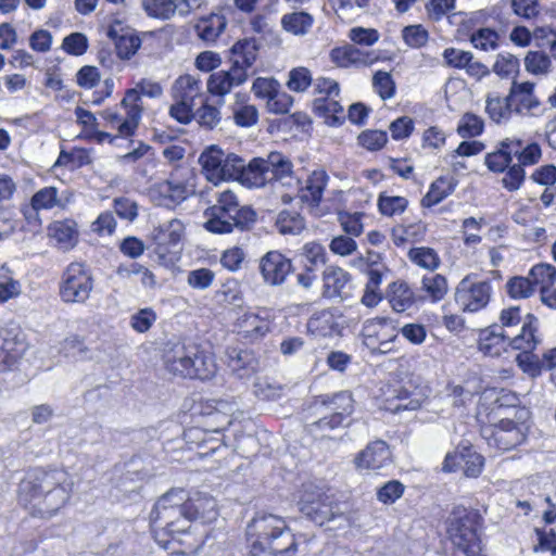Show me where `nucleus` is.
<instances>
[{"instance_id":"5701e85b","label":"nucleus","mask_w":556,"mask_h":556,"mask_svg":"<svg viewBox=\"0 0 556 556\" xmlns=\"http://www.w3.org/2000/svg\"><path fill=\"white\" fill-rule=\"evenodd\" d=\"M227 365L240 379L250 378L257 369V359L249 350L231 348L227 350Z\"/></svg>"},{"instance_id":"f3484780","label":"nucleus","mask_w":556,"mask_h":556,"mask_svg":"<svg viewBox=\"0 0 556 556\" xmlns=\"http://www.w3.org/2000/svg\"><path fill=\"white\" fill-rule=\"evenodd\" d=\"M392 463L389 445L382 440L370 442L355 457L357 468L378 470Z\"/></svg>"},{"instance_id":"79ce46f5","label":"nucleus","mask_w":556,"mask_h":556,"mask_svg":"<svg viewBox=\"0 0 556 556\" xmlns=\"http://www.w3.org/2000/svg\"><path fill=\"white\" fill-rule=\"evenodd\" d=\"M276 227L282 235H300L305 228V220L300 213L290 210L281 211L276 218Z\"/></svg>"},{"instance_id":"2eb2a0df","label":"nucleus","mask_w":556,"mask_h":556,"mask_svg":"<svg viewBox=\"0 0 556 556\" xmlns=\"http://www.w3.org/2000/svg\"><path fill=\"white\" fill-rule=\"evenodd\" d=\"M526 440L525 427L509 419H502L491 430L488 443L500 451H509Z\"/></svg>"},{"instance_id":"6e6552de","label":"nucleus","mask_w":556,"mask_h":556,"mask_svg":"<svg viewBox=\"0 0 556 556\" xmlns=\"http://www.w3.org/2000/svg\"><path fill=\"white\" fill-rule=\"evenodd\" d=\"M185 226L176 218L161 223L151 231L153 252L160 264L170 266L178 260L179 243L184 236Z\"/></svg>"},{"instance_id":"cd10ccee","label":"nucleus","mask_w":556,"mask_h":556,"mask_svg":"<svg viewBox=\"0 0 556 556\" xmlns=\"http://www.w3.org/2000/svg\"><path fill=\"white\" fill-rule=\"evenodd\" d=\"M386 298L390 303L392 309L396 313H403L410 308L415 302L416 296L407 282L397 280L389 285Z\"/></svg>"},{"instance_id":"9d476101","label":"nucleus","mask_w":556,"mask_h":556,"mask_svg":"<svg viewBox=\"0 0 556 556\" xmlns=\"http://www.w3.org/2000/svg\"><path fill=\"white\" fill-rule=\"evenodd\" d=\"M493 293L489 280H479L477 275L465 276L456 286L454 299L465 313H477L488 306Z\"/></svg>"},{"instance_id":"6ab92c4d","label":"nucleus","mask_w":556,"mask_h":556,"mask_svg":"<svg viewBox=\"0 0 556 556\" xmlns=\"http://www.w3.org/2000/svg\"><path fill=\"white\" fill-rule=\"evenodd\" d=\"M351 275L341 267L330 265L323 273V294L328 299L349 295Z\"/></svg>"},{"instance_id":"412c9836","label":"nucleus","mask_w":556,"mask_h":556,"mask_svg":"<svg viewBox=\"0 0 556 556\" xmlns=\"http://www.w3.org/2000/svg\"><path fill=\"white\" fill-rule=\"evenodd\" d=\"M186 505L190 523L197 519L211 522L218 515L216 500L206 493L195 492L191 496L186 495Z\"/></svg>"},{"instance_id":"b1692460","label":"nucleus","mask_w":556,"mask_h":556,"mask_svg":"<svg viewBox=\"0 0 556 556\" xmlns=\"http://www.w3.org/2000/svg\"><path fill=\"white\" fill-rule=\"evenodd\" d=\"M239 334L250 341L264 338L270 331V320L267 316L255 313H244L237 321Z\"/></svg>"},{"instance_id":"a878e982","label":"nucleus","mask_w":556,"mask_h":556,"mask_svg":"<svg viewBox=\"0 0 556 556\" xmlns=\"http://www.w3.org/2000/svg\"><path fill=\"white\" fill-rule=\"evenodd\" d=\"M263 161L269 182L283 181L292 177L293 164L291 160L281 152L271 151L266 157H263Z\"/></svg>"},{"instance_id":"4c0bfd02","label":"nucleus","mask_w":556,"mask_h":556,"mask_svg":"<svg viewBox=\"0 0 556 556\" xmlns=\"http://www.w3.org/2000/svg\"><path fill=\"white\" fill-rule=\"evenodd\" d=\"M314 24V17L304 11H296L283 14L281 27L285 31L294 36L306 35Z\"/></svg>"},{"instance_id":"e2e57ef3","label":"nucleus","mask_w":556,"mask_h":556,"mask_svg":"<svg viewBox=\"0 0 556 556\" xmlns=\"http://www.w3.org/2000/svg\"><path fill=\"white\" fill-rule=\"evenodd\" d=\"M56 203L58 190L54 187L42 188L31 198V206L35 211L52 208Z\"/></svg>"},{"instance_id":"a211bd4d","label":"nucleus","mask_w":556,"mask_h":556,"mask_svg":"<svg viewBox=\"0 0 556 556\" xmlns=\"http://www.w3.org/2000/svg\"><path fill=\"white\" fill-rule=\"evenodd\" d=\"M313 408L316 414L342 413V417L349 418L354 413V399L349 391H340L332 394L318 395Z\"/></svg>"},{"instance_id":"37998d69","label":"nucleus","mask_w":556,"mask_h":556,"mask_svg":"<svg viewBox=\"0 0 556 556\" xmlns=\"http://www.w3.org/2000/svg\"><path fill=\"white\" fill-rule=\"evenodd\" d=\"M22 292V285L4 265L0 268V304L16 299Z\"/></svg>"},{"instance_id":"4d7b16f0","label":"nucleus","mask_w":556,"mask_h":556,"mask_svg":"<svg viewBox=\"0 0 556 556\" xmlns=\"http://www.w3.org/2000/svg\"><path fill=\"white\" fill-rule=\"evenodd\" d=\"M408 205V201L404 197L383 195L378 199V207L382 215L393 216L403 213Z\"/></svg>"},{"instance_id":"680f3d73","label":"nucleus","mask_w":556,"mask_h":556,"mask_svg":"<svg viewBox=\"0 0 556 556\" xmlns=\"http://www.w3.org/2000/svg\"><path fill=\"white\" fill-rule=\"evenodd\" d=\"M313 78L306 67H296L289 73L287 86L295 92L305 91L312 85Z\"/></svg>"},{"instance_id":"2f4dec72","label":"nucleus","mask_w":556,"mask_h":556,"mask_svg":"<svg viewBox=\"0 0 556 556\" xmlns=\"http://www.w3.org/2000/svg\"><path fill=\"white\" fill-rule=\"evenodd\" d=\"M233 215L235 214L231 213L217 212L215 207L210 206L204 212V216L206 217L204 228L208 232L216 235L231 233L235 229L240 230L238 222L232 220L236 218Z\"/></svg>"},{"instance_id":"423d86ee","label":"nucleus","mask_w":556,"mask_h":556,"mask_svg":"<svg viewBox=\"0 0 556 556\" xmlns=\"http://www.w3.org/2000/svg\"><path fill=\"white\" fill-rule=\"evenodd\" d=\"M300 511L314 523L327 530L345 529L350 519L342 505L324 489L314 484H304L299 500Z\"/></svg>"},{"instance_id":"1a4fd4ad","label":"nucleus","mask_w":556,"mask_h":556,"mask_svg":"<svg viewBox=\"0 0 556 556\" xmlns=\"http://www.w3.org/2000/svg\"><path fill=\"white\" fill-rule=\"evenodd\" d=\"M93 279L81 263H71L63 273L60 282V296L64 303L84 304L90 298Z\"/></svg>"},{"instance_id":"052dcab7","label":"nucleus","mask_w":556,"mask_h":556,"mask_svg":"<svg viewBox=\"0 0 556 556\" xmlns=\"http://www.w3.org/2000/svg\"><path fill=\"white\" fill-rule=\"evenodd\" d=\"M224 169L222 170L223 180L240 181L245 162L235 153H226L224 159Z\"/></svg>"},{"instance_id":"a19ab883","label":"nucleus","mask_w":556,"mask_h":556,"mask_svg":"<svg viewBox=\"0 0 556 556\" xmlns=\"http://www.w3.org/2000/svg\"><path fill=\"white\" fill-rule=\"evenodd\" d=\"M76 224L73 220H56L49 227V236L56 240L63 249H68L77 240Z\"/></svg>"},{"instance_id":"72a5a7b5","label":"nucleus","mask_w":556,"mask_h":556,"mask_svg":"<svg viewBox=\"0 0 556 556\" xmlns=\"http://www.w3.org/2000/svg\"><path fill=\"white\" fill-rule=\"evenodd\" d=\"M329 177L325 170H314L301 190V199L313 206H318Z\"/></svg>"},{"instance_id":"ea45409f","label":"nucleus","mask_w":556,"mask_h":556,"mask_svg":"<svg viewBox=\"0 0 556 556\" xmlns=\"http://www.w3.org/2000/svg\"><path fill=\"white\" fill-rule=\"evenodd\" d=\"M485 112L493 122L500 124L508 121L514 110L508 96L502 98L497 93H489L485 100Z\"/></svg>"},{"instance_id":"f704fd0d","label":"nucleus","mask_w":556,"mask_h":556,"mask_svg":"<svg viewBox=\"0 0 556 556\" xmlns=\"http://www.w3.org/2000/svg\"><path fill=\"white\" fill-rule=\"evenodd\" d=\"M235 123L240 127H251L258 121L257 109L248 103V96L238 92L235 94V102L231 105Z\"/></svg>"},{"instance_id":"0eeeda50","label":"nucleus","mask_w":556,"mask_h":556,"mask_svg":"<svg viewBox=\"0 0 556 556\" xmlns=\"http://www.w3.org/2000/svg\"><path fill=\"white\" fill-rule=\"evenodd\" d=\"M483 521L476 509L455 507L447 519V535L453 546L465 556H481V540L478 533Z\"/></svg>"},{"instance_id":"c9c22d12","label":"nucleus","mask_w":556,"mask_h":556,"mask_svg":"<svg viewBox=\"0 0 556 556\" xmlns=\"http://www.w3.org/2000/svg\"><path fill=\"white\" fill-rule=\"evenodd\" d=\"M227 21L225 16L219 14H211L201 17L195 24L194 29L199 38L206 42H215L220 34L225 30Z\"/></svg>"},{"instance_id":"774afa93","label":"nucleus","mask_w":556,"mask_h":556,"mask_svg":"<svg viewBox=\"0 0 556 556\" xmlns=\"http://www.w3.org/2000/svg\"><path fill=\"white\" fill-rule=\"evenodd\" d=\"M387 141V132L382 130H365L358 136L359 144L369 151L380 150Z\"/></svg>"},{"instance_id":"3c124183","label":"nucleus","mask_w":556,"mask_h":556,"mask_svg":"<svg viewBox=\"0 0 556 556\" xmlns=\"http://www.w3.org/2000/svg\"><path fill=\"white\" fill-rule=\"evenodd\" d=\"M498 34L488 27L472 30L469 40L476 49L483 51L495 50L498 47Z\"/></svg>"},{"instance_id":"5fc2aeb1","label":"nucleus","mask_w":556,"mask_h":556,"mask_svg":"<svg viewBox=\"0 0 556 556\" xmlns=\"http://www.w3.org/2000/svg\"><path fill=\"white\" fill-rule=\"evenodd\" d=\"M193 118L200 126L213 129L219 124L222 115L216 105L208 104L207 101L204 100L202 105L194 112Z\"/></svg>"},{"instance_id":"c85d7f7f","label":"nucleus","mask_w":556,"mask_h":556,"mask_svg":"<svg viewBox=\"0 0 556 556\" xmlns=\"http://www.w3.org/2000/svg\"><path fill=\"white\" fill-rule=\"evenodd\" d=\"M338 97H319L313 102L314 112L325 118V123L330 126L341 125L345 121L344 110Z\"/></svg>"},{"instance_id":"dca6fc26","label":"nucleus","mask_w":556,"mask_h":556,"mask_svg":"<svg viewBox=\"0 0 556 556\" xmlns=\"http://www.w3.org/2000/svg\"><path fill=\"white\" fill-rule=\"evenodd\" d=\"M342 314L338 308H324L313 313L307 320V331L317 338L338 336L342 330Z\"/></svg>"},{"instance_id":"20e7f679","label":"nucleus","mask_w":556,"mask_h":556,"mask_svg":"<svg viewBox=\"0 0 556 556\" xmlns=\"http://www.w3.org/2000/svg\"><path fill=\"white\" fill-rule=\"evenodd\" d=\"M163 359L168 372L182 378L207 380L216 372L213 356L194 343H168Z\"/></svg>"},{"instance_id":"338daca9","label":"nucleus","mask_w":556,"mask_h":556,"mask_svg":"<svg viewBox=\"0 0 556 556\" xmlns=\"http://www.w3.org/2000/svg\"><path fill=\"white\" fill-rule=\"evenodd\" d=\"M156 320V314L152 308L146 307L138 311L130 318V326L139 333L147 332Z\"/></svg>"},{"instance_id":"ddd939ff","label":"nucleus","mask_w":556,"mask_h":556,"mask_svg":"<svg viewBox=\"0 0 556 556\" xmlns=\"http://www.w3.org/2000/svg\"><path fill=\"white\" fill-rule=\"evenodd\" d=\"M484 458L470 446H458L453 453H448L443 462L442 469L453 472L462 469L468 478H477L482 472Z\"/></svg>"},{"instance_id":"7c9ffc66","label":"nucleus","mask_w":556,"mask_h":556,"mask_svg":"<svg viewBox=\"0 0 556 556\" xmlns=\"http://www.w3.org/2000/svg\"><path fill=\"white\" fill-rule=\"evenodd\" d=\"M225 154L217 146H211L201 153L199 163L202 166V173L208 181L214 184L223 181V168L218 167V162H224Z\"/></svg>"},{"instance_id":"aec40b11","label":"nucleus","mask_w":556,"mask_h":556,"mask_svg":"<svg viewBox=\"0 0 556 556\" xmlns=\"http://www.w3.org/2000/svg\"><path fill=\"white\" fill-rule=\"evenodd\" d=\"M331 61L339 67L371 65L378 58L374 52L362 50L353 45H344L331 50Z\"/></svg>"},{"instance_id":"0e129e2a","label":"nucleus","mask_w":556,"mask_h":556,"mask_svg":"<svg viewBox=\"0 0 556 556\" xmlns=\"http://www.w3.org/2000/svg\"><path fill=\"white\" fill-rule=\"evenodd\" d=\"M402 36L404 41L412 48H421L429 39L427 29L421 25H409L404 27Z\"/></svg>"},{"instance_id":"8fccbe9b","label":"nucleus","mask_w":556,"mask_h":556,"mask_svg":"<svg viewBox=\"0 0 556 556\" xmlns=\"http://www.w3.org/2000/svg\"><path fill=\"white\" fill-rule=\"evenodd\" d=\"M535 291L530 277L515 276L506 282L507 294L515 300L530 298Z\"/></svg>"},{"instance_id":"f03ea898","label":"nucleus","mask_w":556,"mask_h":556,"mask_svg":"<svg viewBox=\"0 0 556 556\" xmlns=\"http://www.w3.org/2000/svg\"><path fill=\"white\" fill-rule=\"evenodd\" d=\"M245 556H295L298 542L286 521L271 514L255 516L247 526Z\"/></svg>"},{"instance_id":"a18cd8bd","label":"nucleus","mask_w":556,"mask_h":556,"mask_svg":"<svg viewBox=\"0 0 556 556\" xmlns=\"http://www.w3.org/2000/svg\"><path fill=\"white\" fill-rule=\"evenodd\" d=\"M408 258L419 267L428 270H434L440 266L438 253L428 247L413 248L408 252Z\"/></svg>"},{"instance_id":"603ef678","label":"nucleus","mask_w":556,"mask_h":556,"mask_svg":"<svg viewBox=\"0 0 556 556\" xmlns=\"http://www.w3.org/2000/svg\"><path fill=\"white\" fill-rule=\"evenodd\" d=\"M142 7L148 16L159 20H169L175 14L173 0H143Z\"/></svg>"},{"instance_id":"c03bdc74","label":"nucleus","mask_w":556,"mask_h":556,"mask_svg":"<svg viewBox=\"0 0 556 556\" xmlns=\"http://www.w3.org/2000/svg\"><path fill=\"white\" fill-rule=\"evenodd\" d=\"M319 415L320 417L316 421L307 425V430L313 435H324L325 432L327 431H332L334 429L343 427L345 425V420L348 419L345 417H342V413H321Z\"/></svg>"},{"instance_id":"864d4df0","label":"nucleus","mask_w":556,"mask_h":556,"mask_svg":"<svg viewBox=\"0 0 556 556\" xmlns=\"http://www.w3.org/2000/svg\"><path fill=\"white\" fill-rule=\"evenodd\" d=\"M529 277L534 287H551L556 281V267L546 263L536 264L530 269Z\"/></svg>"},{"instance_id":"69168bd1","label":"nucleus","mask_w":556,"mask_h":556,"mask_svg":"<svg viewBox=\"0 0 556 556\" xmlns=\"http://www.w3.org/2000/svg\"><path fill=\"white\" fill-rule=\"evenodd\" d=\"M215 273L208 268H198L190 270L187 276V283L198 290H205L213 283Z\"/></svg>"},{"instance_id":"e433bc0d","label":"nucleus","mask_w":556,"mask_h":556,"mask_svg":"<svg viewBox=\"0 0 556 556\" xmlns=\"http://www.w3.org/2000/svg\"><path fill=\"white\" fill-rule=\"evenodd\" d=\"M508 339L509 336L496 325L491 326L481 331L479 338V350L485 355L497 356L501 354L503 344L508 341Z\"/></svg>"},{"instance_id":"4be33fe9","label":"nucleus","mask_w":556,"mask_h":556,"mask_svg":"<svg viewBox=\"0 0 556 556\" xmlns=\"http://www.w3.org/2000/svg\"><path fill=\"white\" fill-rule=\"evenodd\" d=\"M122 22L115 20L108 28L106 35L109 38L115 41L116 53L122 60H129L134 56L141 46V39L129 33L128 30L124 34Z\"/></svg>"},{"instance_id":"4468645a","label":"nucleus","mask_w":556,"mask_h":556,"mask_svg":"<svg viewBox=\"0 0 556 556\" xmlns=\"http://www.w3.org/2000/svg\"><path fill=\"white\" fill-rule=\"evenodd\" d=\"M217 212L235 214L233 220L240 225V231L249 230L255 224L257 214L248 205H240L237 195L231 190L219 192L216 203L212 205Z\"/></svg>"},{"instance_id":"bb28decb","label":"nucleus","mask_w":556,"mask_h":556,"mask_svg":"<svg viewBox=\"0 0 556 556\" xmlns=\"http://www.w3.org/2000/svg\"><path fill=\"white\" fill-rule=\"evenodd\" d=\"M539 319L533 314H527L519 334L508 339V344L515 350L530 352L535 349L540 340L536 332Z\"/></svg>"},{"instance_id":"c756f323","label":"nucleus","mask_w":556,"mask_h":556,"mask_svg":"<svg viewBox=\"0 0 556 556\" xmlns=\"http://www.w3.org/2000/svg\"><path fill=\"white\" fill-rule=\"evenodd\" d=\"M26 351V343L18 336L5 337L0 345V372L12 369Z\"/></svg>"},{"instance_id":"39448f33","label":"nucleus","mask_w":556,"mask_h":556,"mask_svg":"<svg viewBox=\"0 0 556 556\" xmlns=\"http://www.w3.org/2000/svg\"><path fill=\"white\" fill-rule=\"evenodd\" d=\"M258 46L255 39L245 38L237 41L230 49L231 67L229 71H218L207 79V91L219 97L217 105L224 104L223 97L231 91L233 87L247 81L248 70L254 64L257 58Z\"/></svg>"},{"instance_id":"393cba45","label":"nucleus","mask_w":556,"mask_h":556,"mask_svg":"<svg viewBox=\"0 0 556 556\" xmlns=\"http://www.w3.org/2000/svg\"><path fill=\"white\" fill-rule=\"evenodd\" d=\"M534 84L530 81L517 83L513 81L508 100L513 104V110L516 113L522 114L536 109L540 104L538 98L533 94Z\"/></svg>"},{"instance_id":"09e8293b","label":"nucleus","mask_w":556,"mask_h":556,"mask_svg":"<svg viewBox=\"0 0 556 556\" xmlns=\"http://www.w3.org/2000/svg\"><path fill=\"white\" fill-rule=\"evenodd\" d=\"M452 184L444 178H439L431 184L429 191L421 200V205L431 207L437 205L453 192Z\"/></svg>"},{"instance_id":"13d9d810","label":"nucleus","mask_w":556,"mask_h":556,"mask_svg":"<svg viewBox=\"0 0 556 556\" xmlns=\"http://www.w3.org/2000/svg\"><path fill=\"white\" fill-rule=\"evenodd\" d=\"M372 87L382 100L395 94V83L390 73L378 71L372 77Z\"/></svg>"},{"instance_id":"473e14b6","label":"nucleus","mask_w":556,"mask_h":556,"mask_svg":"<svg viewBox=\"0 0 556 556\" xmlns=\"http://www.w3.org/2000/svg\"><path fill=\"white\" fill-rule=\"evenodd\" d=\"M202 97L201 83L191 75L180 76L173 86L175 101L185 102L194 106V101Z\"/></svg>"},{"instance_id":"9b49d317","label":"nucleus","mask_w":556,"mask_h":556,"mask_svg":"<svg viewBox=\"0 0 556 556\" xmlns=\"http://www.w3.org/2000/svg\"><path fill=\"white\" fill-rule=\"evenodd\" d=\"M119 105L125 110L124 115L108 109L102 112V116L112 127L117 128L121 137L132 136L139 126L143 112V102L137 89H128Z\"/></svg>"},{"instance_id":"6e6d98bb","label":"nucleus","mask_w":556,"mask_h":556,"mask_svg":"<svg viewBox=\"0 0 556 556\" xmlns=\"http://www.w3.org/2000/svg\"><path fill=\"white\" fill-rule=\"evenodd\" d=\"M484 123L482 118L472 113H466L462 116L457 132L462 138H471L479 136L483 131Z\"/></svg>"},{"instance_id":"7ed1b4c3","label":"nucleus","mask_w":556,"mask_h":556,"mask_svg":"<svg viewBox=\"0 0 556 556\" xmlns=\"http://www.w3.org/2000/svg\"><path fill=\"white\" fill-rule=\"evenodd\" d=\"M150 525L155 541L163 548L169 542L164 536L180 534L190 528L186 492L182 489H172L163 494L150 513Z\"/></svg>"},{"instance_id":"de8ad7c7","label":"nucleus","mask_w":556,"mask_h":556,"mask_svg":"<svg viewBox=\"0 0 556 556\" xmlns=\"http://www.w3.org/2000/svg\"><path fill=\"white\" fill-rule=\"evenodd\" d=\"M525 67L532 75H547L552 71V60L543 51H529L525 58Z\"/></svg>"},{"instance_id":"f8f14e48","label":"nucleus","mask_w":556,"mask_h":556,"mask_svg":"<svg viewBox=\"0 0 556 556\" xmlns=\"http://www.w3.org/2000/svg\"><path fill=\"white\" fill-rule=\"evenodd\" d=\"M263 282L269 287H280L293 270L292 261L281 252L273 250L265 253L258 262Z\"/></svg>"},{"instance_id":"49530a36","label":"nucleus","mask_w":556,"mask_h":556,"mask_svg":"<svg viewBox=\"0 0 556 556\" xmlns=\"http://www.w3.org/2000/svg\"><path fill=\"white\" fill-rule=\"evenodd\" d=\"M421 289L428 294L432 302H439L447 293V280L441 274L425 276L421 280Z\"/></svg>"},{"instance_id":"f257e3e1","label":"nucleus","mask_w":556,"mask_h":556,"mask_svg":"<svg viewBox=\"0 0 556 556\" xmlns=\"http://www.w3.org/2000/svg\"><path fill=\"white\" fill-rule=\"evenodd\" d=\"M73 479L64 469L35 468L20 483L18 500L33 516L51 518L73 492Z\"/></svg>"},{"instance_id":"58836bf2","label":"nucleus","mask_w":556,"mask_h":556,"mask_svg":"<svg viewBox=\"0 0 556 556\" xmlns=\"http://www.w3.org/2000/svg\"><path fill=\"white\" fill-rule=\"evenodd\" d=\"M240 182L248 188H262L270 184L265 173L263 157H254L244 165Z\"/></svg>"},{"instance_id":"bf43d9fd","label":"nucleus","mask_w":556,"mask_h":556,"mask_svg":"<svg viewBox=\"0 0 556 556\" xmlns=\"http://www.w3.org/2000/svg\"><path fill=\"white\" fill-rule=\"evenodd\" d=\"M163 192L174 202L180 203L193 193L192 186L184 181L168 179L162 185Z\"/></svg>"}]
</instances>
